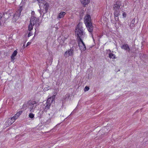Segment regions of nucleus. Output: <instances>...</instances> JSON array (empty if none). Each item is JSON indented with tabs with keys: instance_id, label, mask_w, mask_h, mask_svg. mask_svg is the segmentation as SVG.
Returning a JSON list of instances; mask_svg holds the SVG:
<instances>
[{
	"instance_id": "obj_1",
	"label": "nucleus",
	"mask_w": 148,
	"mask_h": 148,
	"mask_svg": "<svg viewBox=\"0 0 148 148\" xmlns=\"http://www.w3.org/2000/svg\"><path fill=\"white\" fill-rule=\"evenodd\" d=\"M82 24V23L79 22L76 27L75 30V34L77 40H79L80 41H81L82 39L84 38L85 35Z\"/></svg>"
},
{
	"instance_id": "obj_2",
	"label": "nucleus",
	"mask_w": 148,
	"mask_h": 148,
	"mask_svg": "<svg viewBox=\"0 0 148 148\" xmlns=\"http://www.w3.org/2000/svg\"><path fill=\"white\" fill-rule=\"evenodd\" d=\"M73 48V47H72L65 52L64 56L65 58L73 55L74 54V49Z\"/></svg>"
},
{
	"instance_id": "obj_3",
	"label": "nucleus",
	"mask_w": 148,
	"mask_h": 148,
	"mask_svg": "<svg viewBox=\"0 0 148 148\" xmlns=\"http://www.w3.org/2000/svg\"><path fill=\"white\" fill-rule=\"evenodd\" d=\"M83 39H82V41H79V40H77L78 42V46L80 49L81 51H84L86 49V47L84 43V42Z\"/></svg>"
},
{
	"instance_id": "obj_4",
	"label": "nucleus",
	"mask_w": 148,
	"mask_h": 148,
	"mask_svg": "<svg viewBox=\"0 0 148 148\" xmlns=\"http://www.w3.org/2000/svg\"><path fill=\"white\" fill-rule=\"evenodd\" d=\"M87 30L91 34H92L93 29V26L92 22L85 24Z\"/></svg>"
},
{
	"instance_id": "obj_5",
	"label": "nucleus",
	"mask_w": 148,
	"mask_h": 148,
	"mask_svg": "<svg viewBox=\"0 0 148 148\" xmlns=\"http://www.w3.org/2000/svg\"><path fill=\"white\" fill-rule=\"evenodd\" d=\"M28 105V108L29 109V111L31 112H34V109L33 107V101L29 100L27 101Z\"/></svg>"
},
{
	"instance_id": "obj_6",
	"label": "nucleus",
	"mask_w": 148,
	"mask_h": 148,
	"mask_svg": "<svg viewBox=\"0 0 148 148\" xmlns=\"http://www.w3.org/2000/svg\"><path fill=\"white\" fill-rule=\"evenodd\" d=\"M44 4L43 8L45 9L44 10H43V15H42V16H44V14H45L48 11V8L49 7V3L47 2H45Z\"/></svg>"
},
{
	"instance_id": "obj_7",
	"label": "nucleus",
	"mask_w": 148,
	"mask_h": 148,
	"mask_svg": "<svg viewBox=\"0 0 148 148\" xmlns=\"http://www.w3.org/2000/svg\"><path fill=\"white\" fill-rule=\"evenodd\" d=\"M84 19L85 24L92 22L91 16L89 14H87L85 16Z\"/></svg>"
},
{
	"instance_id": "obj_8",
	"label": "nucleus",
	"mask_w": 148,
	"mask_h": 148,
	"mask_svg": "<svg viewBox=\"0 0 148 148\" xmlns=\"http://www.w3.org/2000/svg\"><path fill=\"white\" fill-rule=\"evenodd\" d=\"M122 49H124L130 53V49L128 45L126 44H124L121 47Z\"/></svg>"
},
{
	"instance_id": "obj_9",
	"label": "nucleus",
	"mask_w": 148,
	"mask_h": 148,
	"mask_svg": "<svg viewBox=\"0 0 148 148\" xmlns=\"http://www.w3.org/2000/svg\"><path fill=\"white\" fill-rule=\"evenodd\" d=\"M20 15V14L18 13L17 12H16L13 16V17L12 19L13 22H16L18 19Z\"/></svg>"
},
{
	"instance_id": "obj_10",
	"label": "nucleus",
	"mask_w": 148,
	"mask_h": 148,
	"mask_svg": "<svg viewBox=\"0 0 148 148\" xmlns=\"http://www.w3.org/2000/svg\"><path fill=\"white\" fill-rule=\"evenodd\" d=\"M121 3L120 2L116 1V3L114 5V10H119L120 8Z\"/></svg>"
},
{
	"instance_id": "obj_11",
	"label": "nucleus",
	"mask_w": 148,
	"mask_h": 148,
	"mask_svg": "<svg viewBox=\"0 0 148 148\" xmlns=\"http://www.w3.org/2000/svg\"><path fill=\"white\" fill-rule=\"evenodd\" d=\"M137 22H135V18H134L131 21L130 27L131 29H133Z\"/></svg>"
},
{
	"instance_id": "obj_12",
	"label": "nucleus",
	"mask_w": 148,
	"mask_h": 148,
	"mask_svg": "<svg viewBox=\"0 0 148 148\" xmlns=\"http://www.w3.org/2000/svg\"><path fill=\"white\" fill-rule=\"evenodd\" d=\"M66 13L64 12H61L58 14L57 17V18L59 19L60 18H63L66 14Z\"/></svg>"
},
{
	"instance_id": "obj_13",
	"label": "nucleus",
	"mask_w": 148,
	"mask_h": 148,
	"mask_svg": "<svg viewBox=\"0 0 148 148\" xmlns=\"http://www.w3.org/2000/svg\"><path fill=\"white\" fill-rule=\"evenodd\" d=\"M35 25L34 22L30 21V24L28 27V30L31 31L33 29V26Z\"/></svg>"
},
{
	"instance_id": "obj_14",
	"label": "nucleus",
	"mask_w": 148,
	"mask_h": 148,
	"mask_svg": "<svg viewBox=\"0 0 148 148\" xmlns=\"http://www.w3.org/2000/svg\"><path fill=\"white\" fill-rule=\"evenodd\" d=\"M17 53V51L16 50L13 52L11 57V61H13L14 60L15 58L14 57L16 55Z\"/></svg>"
},
{
	"instance_id": "obj_15",
	"label": "nucleus",
	"mask_w": 148,
	"mask_h": 148,
	"mask_svg": "<svg viewBox=\"0 0 148 148\" xmlns=\"http://www.w3.org/2000/svg\"><path fill=\"white\" fill-rule=\"evenodd\" d=\"M81 2L83 4L84 6L88 4L90 2V0H80Z\"/></svg>"
},
{
	"instance_id": "obj_16",
	"label": "nucleus",
	"mask_w": 148,
	"mask_h": 148,
	"mask_svg": "<svg viewBox=\"0 0 148 148\" xmlns=\"http://www.w3.org/2000/svg\"><path fill=\"white\" fill-rule=\"evenodd\" d=\"M32 16L31 18L30 21L34 22V21L35 20L36 17L34 16L35 14V12L34 11H32L31 12Z\"/></svg>"
},
{
	"instance_id": "obj_17",
	"label": "nucleus",
	"mask_w": 148,
	"mask_h": 148,
	"mask_svg": "<svg viewBox=\"0 0 148 148\" xmlns=\"http://www.w3.org/2000/svg\"><path fill=\"white\" fill-rule=\"evenodd\" d=\"M108 55L109 58L110 59L112 58V59H115L116 58V57L115 56V55L112 53H109Z\"/></svg>"
},
{
	"instance_id": "obj_18",
	"label": "nucleus",
	"mask_w": 148,
	"mask_h": 148,
	"mask_svg": "<svg viewBox=\"0 0 148 148\" xmlns=\"http://www.w3.org/2000/svg\"><path fill=\"white\" fill-rule=\"evenodd\" d=\"M33 109L34 111L35 110V109L36 108V106L39 105L38 103H37V102H36V101H33Z\"/></svg>"
},
{
	"instance_id": "obj_19",
	"label": "nucleus",
	"mask_w": 148,
	"mask_h": 148,
	"mask_svg": "<svg viewBox=\"0 0 148 148\" xmlns=\"http://www.w3.org/2000/svg\"><path fill=\"white\" fill-rule=\"evenodd\" d=\"M11 13H9L8 14V17L7 18H5V15L7 16L8 13H3V17L5 18V20H6L7 19H8L10 18V16H11Z\"/></svg>"
},
{
	"instance_id": "obj_20",
	"label": "nucleus",
	"mask_w": 148,
	"mask_h": 148,
	"mask_svg": "<svg viewBox=\"0 0 148 148\" xmlns=\"http://www.w3.org/2000/svg\"><path fill=\"white\" fill-rule=\"evenodd\" d=\"M54 101H53L51 98H49L47 100V101L46 102V103H47L51 105L52 103Z\"/></svg>"
},
{
	"instance_id": "obj_21",
	"label": "nucleus",
	"mask_w": 148,
	"mask_h": 148,
	"mask_svg": "<svg viewBox=\"0 0 148 148\" xmlns=\"http://www.w3.org/2000/svg\"><path fill=\"white\" fill-rule=\"evenodd\" d=\"M46 105L44 108V111L45 112H47V110L50 108V106L51 105L47 103H46Z\"/></svg>"
},
{
	"instance_id": "obj_22",
	"label": "nucleus",
	"mask_w": 148,
	"mask_h": 148,
	"mask_svg": "<svg viewBox=\"0 0 148 148\" xmlns=\"http://www.w3.org/2000/svg\"><path fill=\"white\" fill-rule=\"evenodd\" d=\"M114 15L115 16H119V13L120 12L119 10H114Z\"/></svg>"
},
{
	"instance_id": "obj_23",
	"label": "nucleus",
	"mask_w": 148,
	"mask_h": 148,
	"mask_svg": "<svg viewBox=\"0 0 148 148\" xmlns=\"http://www.w3.org/2000/svg\"><path fill=\"white\" fill-rule=\"evenodd\" d=\"M147 57V55L145 54H140V58L142 60H143V59Z\"/></svg>"
},
{
	"instance_id": "obj_24",
	"label": "nucleus",
	"mask_w": 148,
	"mask_h": 148,
	"mask_svg": "<svg viewBox=\"0 0 148 148\" xmlns=\"http://www.w3.org/2000/svg\"><path fill=\"white\" fill-rule=\"evenodd\" d=\"M17 119V117L15 115L14 116L12 117L11 119H8V121H10L13 120L14 121L16 119Z\"/></svg>"
},
{
	"instance_id": "obj_25",
	"label": "nucleus",
	"mask_w": 148,
	"mask_h": 148,
	"mask_svg": "<svg viewBox=\"0 0 148 148\" xmlns=\"http://www.w3.org/2000/svg\"><path fill=\"white\" fill-rule=\"evenodd\" d=\"M23 10L22 6H20L19 7V8L16 12H18V13L21 14V12Z\"/></svg>"
},
{
	"instance_id": "obj_26",
	"label": "nucleus",
	"mask_w": 148,
	"mask_h": 148,
	"mask_svg": "<svg viewBox=\"0 0 148 148\" xmlns=\"http://www.w3.org/2000/svg\"><path fill=\"white\" fill-rule=\"evenodd\" d=\"M70 97V94H67L66 95H65L64 97H63V99H64V100H66V99H68Z\"/></svg>"
},
{
	"instance_id": "obj_27",
	"label": "nucleus",
	"mask_w": 148,
	"mask_h": 148,
	"mask_svg": "<svg viewBox=\"0 0 148 148\" xmlns=\"http://www.w3.org/2000/svg\"><path fill=\"white\" fill-rule=\"evenodd\" d=\"M29 118L33 119L34 117V114L32 113H31L29 114Z\"/></svg>"
},
{
	"instance_id": "obj_28",
	"label": "nucleus",
	"mask_w": 148,
	"mask_h": 148,
	"mask_svg": "<svg viewBox=\"0 0 148 148\" xmlns=\"http://www.w3.org/2000/svg\"><path fill=\"white\" fill-rule=\"evenodd\" d=\"M51 89V88H50V86H45L44 87L43 90L45 91H47Z\"/></svg>"
},
{
	"instance_id": "obj_29",
	"label": "nucleus",
	"mask_w": 148,
	"mask_h": 148,
	"mask_svg": "<svg viewBox=\"0 0 148 148\" xmlns=\"http://www.w3.org/2000/svg\"><path fill=\"white\" fill-rule=\"evenodd\" d=\"M35 24H36V23H38L40 22L39 18H35V20L34 21Z\"/></svg>"
},
{
	"instance_id": "obj_30",
	"label": "nucleus",
	"mask_w": 148,
	"mask_h": 148,
	"mask_svg": "<svg viewBox=\"0 0 148 148\" xmlns=\"http://www.w3.org/2000/svg\"><path fill=\"white\" fill-rule=\"evenodd\" d=\"M41 23H42V21H40V22H39V23H36V24H35L37 28L39 27V26Z\"/></svg>"
},
{
	"instance_id": "obj_31",
	"label": "nucleus",
	"mask_w": 148,
	"mask_h": 148,
	"mask_svg": "<svg viewBox=\"0 0 148 148\" xmlns=\"http://www.w3.org/2000/svg\"><path fill=\"white\" fill-rule=\"evenodd\" d=\"M90 88L89 86H86L84 89V91H87L89 90Z\"/></svg>"
},
{
	"instance_id": "obj_32",
	"label": "nucleus",
	"mask_w": 148,
	"mask_h": 148,
	"mask_svg": "<svg viewBox=\"0 0 148 148\" xmlns=\"http://www.w3.org/2000/svg\"><path fill=\"white\" fill-rule=\"evenodd\" d=\"M29 32L28 33V34L27 36V37H29L31 36H32L33 35V34L32 32L31 31H29Z\"/></svg>"
},
{
	"instance_id": "obj_33",
	"label": "nucleus",
	"mask_w": 148,
	"mask_h": 148,
	"mask_svg": "<svg viewBox=\"0 0 148 148\" xmlns=\"http://www.w3.org/2000/svg\"><path fill=\"white\" fill-rule=\"evenodd\" d=\"M50 98H51V99H52L53 101L55 102V99L56 98V95H53Z\"/></svg>"
},
{
	"instance_id": "obj_34",
	"label": "nucleus",
	"mask_w": 148,
	"mask_h": 148,
	"mask_svg": "<svg viewBox=\"0 0 148 148\" xmlns=\"http://www.w3.org/2000/svg\"><path fill=\"white\" fill-rule=\"evenodd\" d=\"M3 16V15L1 13H0V25H1V20L2 19V17Z\"/></svg>"
},
{
	"instance_id": "obj_35",
	"label": "nucleus",
	"mask_w": 148,
	"mask_h": 148,
	"mask_svg": "<svg viewBox=\"0 0 148 148\" xmlns=\"http://www.w3.org/2000/svg\"><path fill=\"white\" fill-rule=\"evenodd\" d=\"M27 104V102L26 103H24L23 105V107L24 108H26L27 107H28V105Z\"/></svg>"
},
{
	"instance_id": "obj_36",
	"label": "nucleus",
	"mask_w": 148,
	"mask_h": 148,
	"mask_svg": "<svg viewBox=\"0 0 148 148\" xmlns=\"http://www.w3.org/2000/svg\"><path fill=\"white\" fill-rule=\"evenodd\" d=\"M71 43L73 45H75L76 44V41L75 40H73L71 41Z\"/></svg>"
},
{
	"instance_id": "obj_37",
	"label": "nucleus",
	"mask_w": 148,
	"mask_h": 148,
	"mask_svg": "<svg viewBox=\"0 0 148 148\" xmlns=\"http://www.w3.org/2000/svg\"><path fill=\"white\" fill-rule=\"evenodd\" d=\"M76 110L75 109L73 110L71 114H70V115H73L75 113V112Z\"/></svg>"
},
{
	"instance_id": "obj_38",
	"label": "nucleus",
	"mask_w": 148,
	"mask_h": 148,
	"mask_svg": "<svg viewBox=\"0 0 148 148\" xmlns=\"http://www.w3.org/2000/svg\"><path fill=\"white\" fill-rule=\"evenodd\" d=\"M127 14L125 12H124L123 13V17H125L126 16Z\"/></svg>"
},
{
	"instance_id": "obj_39",
	"label": "nucleus",
	"mask_w": 148,
	"mask_h": 148,
	"mask_svg": "<svg viewBox=\"0 0 148 148\" xmlns=\"http://www.w3.org/2000/svg\"><path fill=\"white\" fill-rule=\"evenodd\" d=\"M14 122V121H13V120L10 121H8V123H11V124H12Z\"/></svg>"
},
{
	"instance_id": "obj_40",
	"label": "nucleus",
	"mask_w": 148,
	"mask_h": 148,
	"mask_svg": "<svg viewBox=\"0 0 148 148\" xmlns=\"http://www.w3.org/2000/svg\"><path fill=\"white\" fill-rule=\"evenodd\" d=\"M38 32H37L36 31H35L34 33V36H37L38 35Z\"/></svg>"
},
{
	"instance_id": "obj_41",
	"label": "nucleus",
	"mask_w": 148,
	"mask_h": 148,
	"mask_svg": "<svg viewBox=\"0 0 148 148\" xmlns=\"http://www.w3.org/2000/svg\"><path fill=\"white\" fill-rule=\"evenodd\" d=\"M20 114H19V113H18V112H17L16 113V114L15 115H16V116H17V118H18V117L20 116Z\"/></svg>"
},
{
	"instance_id": "obj_42",
	"label": "nucleus",
	"mask_w": 148,
	"mask_h": 148,
	"mask_svg": "<svg viewBox=\"0 0 148 148\" xmlns=\"http://www.w3.org/2000/svg\"><path fill=\"white\" fill-rule=\"evenodd\" d=\"M118 16H115V20L116 21H117L119 20V17H118Z\"/></svg>"
},
{
	"instance_id": "obj_43",
	"label": "nucleus",
	"mask_w": 148,
	"mask_h": 148,
	"mask_svg": "<svg viewBox=\"0 0 148 148\" xmlns=\"http://www.w3.org/2000/svg\"><path fill=\"white\" fill-rule=\"evenodd\" d=\"M31 44V42H28L27 43V44L26 45V47H27L29 45Z\"/></svg>"
},
{
	"instance_id": "obj_44",
	"label": "nucleus",
	"mask_w": 148,
	"mask_h": 148,
	"mask_svg": "<svg viewBox=\"0 0 148 148\" xmlns=\"http://www.w3.org/2000/svg\"><path fill=\"white\" fill-rule=\"evenodd\" d=\"M83 16V12H82L80 13V17H82Z\"/></svg>"
},
{
	"instance_id": "obj_45",
	"label": "nucleus",
	"mask_w": 148,
	"mask_h": 148,
	"mask_svg": "<svg viewBox=\"0 0 148 148\" xmlns=\"http://www.w3.org/2000/svg\"><path fill=\"white\" fill-rule=\"evenodd\" d=\"M66 38L64 37V38H63L62 39V41H63V42H64V41L66 40Z\"/></svg>"
},
{
	"instance_id": "obj_46",
	"label": "nucleus",
	"mask_w": 148,
	"mask_h": 148,
	"mask_svg": "<svg viewBox=\"0 0 148 148\" xmlns=\"http://www.w3.org/2000/svg\"><path fill=\"white\" fill-rule=\"evenodd\" d=\"M66 101V100H64V99H63V100L62 101V104H63L64 103H65Z\"/></svg>"
},
{
	"instance_id": "obj_47",
	"label": "nucleus",
	"mask_w": 148,
	"mask_h": 148,
	"mask_svg": "<svg viewBox=\"0 0 148 148\" xmlns=\"http://www.w3.org/2000/svg\"><path fill=\"white\" fill-rule=\"evenodd\" d=\"M18 112V113H19L20 114V115L22 113V111H20Z\"/></svg>"
},
{
	"instance_id": "obj_48",
	"label": "nucleus",
	"mask_w": 148,
	"mask_h": 148,
	"mask_svg": "<svg viewBox=\"0 0 148 148\" xmlns=\"http://www.w3.org/2000/svg\"><path fill=\"white\" fill-rule=\"evenodd\" d=\"M145 43V41H143L141 42V44L142 45H143Z\"/></svg>"
},
{
	"instance_id": "obj_49",
	"label": "nucleus",
	"mask_w": 148,
	"mask_h": 148,
	"mask_svg": "<svg viewBox=\"0 0 148 148\" xmlns=\"http://www.w3.org/2000/svg\"><path fill=\"white\" fill-rule=\"evenodd\" d=\"M60 124H58L54 128H53L54 129H55V128H56V127H57L58 125H59Z\"/></svg>"
},
{
	"instance_id": "obj_50",
	"label": "nucleus",
	"mask_w": 148,
	"mask_h": 148,
	"mask_svg": "<svg viewBox=\"0 0 148 148\" xmlns=\"http://www.w3.org/2000/svg\"><path fill=\"white\" fill-rule=\"evenodd\" d=\"M23 135H23H18V136H20V137H22Z\"/></svg>"
},
{
	"instance_id": "obj_51",
	"label": "nucleus",
	"mask_w": 148,
	"mask_h": 148,
	"mask_svg": "<svg viewBox=\"0 0 148 148\" xmlns=\"http://www.w3.org/2000/svg\"><path fill=\"white\" fill-rule=\"evenodd\" d=\"M35 37V36H34V37H33V38H32V40H33L34 39Z\"/></svg>"
},
{
	"instance_id": "obj_52",
	"label": "nucleus",
	"mask_w": 148,
	"mask_h": 148,
	"mask_svg": "<svg viewBox=\"0 0 148 148\" xmlns=\"http://www.w3.org/2000/svg\"><path fill=\"white\" fill-rule=\"evenodd\" d=\"M109 53H111V50H110L109 49Z\"/></svg>"
},
{
	"instance_id": "obj_53",
	"label": "nucleus",
	"mask_w": 148,
	"mask_h": 148,
	"mask_svg": "<svg viewBox=\"0 0 148 148\" xmlns=\"http://www.w3.org/2000/svg\"><path fill=\"white\" fill-rule=\"evenodd\" d=\"M80 19H82V17H80Z\"/></svg>"
},
{
	"instance_id": "obj_54",
	"label": "nucleus",
	"mask_w": 148,
	"mask_h": 148,
	"mask_svg": "<svg viewBox=\"0 0 148 148\" xmlns=\"http://www.w3.org/2000/svg\"><path fill=\"white\" fill-rule=\"evenodd\" d=\"M57 92H56L55 93V94H56V95L57 94Z\"/></svg>"
},
{
	"instance_id": "obj_55",
	"label": "nucleus",
	"mask_w": 148,
	"mask_h": 148,
	"mask_svg": "<svg viewBox=\"0 0 148 148\" xmlns=\"http://www.w3.org/2000/svg\"><path fill=\"white\" fill-rule=\"evenodd\" d=\"M92 38H93V37H92Z\"/></svg>"
},
{
	"instance_id": "obj_56",
	"label": "nucleus",
	"mask_w": 148,
	"mask_h": 148,
	"mask_svg": "<svg viewBox=\"0 0 148 148\" xmlns=\"http://www.w3.org/2000/svg\"><path fill=\"white\" fill-rule=\"evenodd\" d=\"M26 41H27V40H26L25 41V42H26Z\"/></svg>"
},
{
	"instance_id": "obj_57",
	"label": "nucleus",
	"mask_w": 148,
	"mask_h": 148,
	"mask_svg": "<svg viewBox=\"0 0 148 148\" xmlns=\"http://www.w3.org/2000/svg\"><path fill=\"white\" fill-rule=\"evenodd\" d=\"M5 23V22H4V23Z\"/></svg>"
},
{
	"instance_id": "obj_58",
	"label": "nucleus",
	"mask_w": 148,
	"mask_h": 148,
	"mask_svg": "<svg viewBox=\"0 0 148 148\" xmlns=\"http://www.w3.org/2000/svg\"><path fill=\"white\" fill-rule=\"evenodd\" d=\"M41 118V116L40 117V118Z\"/></svg>"
}]
</instances>
